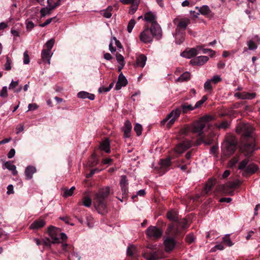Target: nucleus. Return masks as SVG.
I'll return each mask as SVG.
<instances>
[{
    "label": "nucleus",
    "instance_id": "obj_1",
    "mask_svg": "<svg viewBox=\"0 0 260 260\" xmlns=\"http://www.w3.org/2000/svg\"><path fill=\"white\" fill-rule=\"evenodd\" d=\"M212 119V117L210 115L203 116L200 119L194 122L192 126H186L180 131L181 135H187L189 132L198 134L201 136L203 134V129L208 122Z\"/></svg>",
    "mask_w": 260,
    "mask_h": 260
},
{
    "label": "nucleus",
    "instance_id": "obj_2",
    "mask_svg": "<svg viewBox=\"0 0 260 260\" xmlns=\"http://www.w3.org/2000/svg\"><path fill=\"white\" fill-rule=\"evenodd\" d=\"M162 37V30L160 26L156 24L151 26L150 28L146 27L140 34V40L144 43H150L153 41V38L160 40Z\"/></svg>",
    "mask_w": 260,
    "mask_h": 260
},
{
    "label": "nucleus",
    "instance_id": "obj_3",
    "mask_svg": "<svg viewBox=\"0 0 260 260\" xmlns=\"http://www.w3.org/2000/svg\"><path fill=\"white\" fill-rule=\"evenodd\" d=\"M110 193V188L107 186L99 190L93 198L95 207L99 213H103L107 211V202L106 199Z\"/></svg>",
    "mask_w": 260,
    "mask_h": 260
},
{
    "label": "nucleus",
    "instance_id": "obj_4",
    "mask_svg": "<svg viewBox=\"0 0 260 260\" xmlns=\"http://www.w3.org/2000/svg\"><path fill=\"white\" fill-rule=\"evenodd\" d=\"M236 132L245 139L252 137L253 128L249 123H240L237 126Z\"/></svg>",
    "mask_w": 260,
    "mask_h": 260
},
{
    "label": "nucleus",
    "instance_id": "obj_5",
    "mask_svg": "<svg viewBox=\"0 0 260 260\" xmlns=\"http://www.w3.org/2000/svg\"><path fill=\"white\" fill-rule=\"evenodd\" d=\"M181 110L179 108H176L172 110L166 117L161 121L160 123L162 125H164L167 122V126L170 127L175 122V121L179 118L181 114Z\"/></svg>",
    "mask_w": 260,
    "mask_h": 260
},
{
    "label": "nucleus",
    "instance_id": "obj_6",
    "mask_svg": "<svg viewBox=\"0 0 260 260\" xmlns=\"http://www.w3.org/2000/svg\"><path fill=\"white\" fill-rule=\"evenodd\" d=\"M237 148V141L234 138H232L231 140H228L224 144L222 148L223 151L225 155H231L233 154Z\"/></svg>",
    "mask_w": 260,
    "mask_h": 260
},
{
    "label": "nucleus",
    "instance_id": "obj_7",
    "mask_svg": "<svg viewBox=\"0 0 260 260\" xmlns=\"http://www.w3.org/2000/svg\"><path fill=\"white\" fill-rule=\"evenodd\" d=\"M162 231L161 229L155 226H150L146 231L147 236L152 239L160 238L162 234Z\"/></svg>",
    "mask_w": 260,
    "mask_h": 260
},
{
    "label": "nucleus",
    "instance_id": "obj_8",
    "mask_svg": "<svg viewBox=\"0 0 260 260\" xmlns=\"http://www.w3.org/2000/svg\"><path fill=\"white\" fill-rule=\"evenodd\" d=\"M48 232L50 237L52 239V243H59L60 242V229L57 228L54 226H50L48 228Z\"/></svg>",
    "mask_w": 260,
    "mask_h": 260
},
{
    "label": "nucleus",
    "instance_id": "obj_9",
    "mask_svg": "<svg viewBox=\"0 0 260 260\" xmlns=\"http://www.w3.org/2000/svg\"><path fill=\"white\" fill-rule=\"evenodd\" d=\"M246 44L248 46V48L245 49L244 51H246L248 50L252 51L256 50L258 47V45L260 44V37L257 35L254 36L247 42Z\"/></svg>",
    "mask_w": 260,
    "mask_h": 260
},
{
    "label": "nucleus",
    "instance_id": "obj_10",
    "mask_svg": "<svg viewBox=\"0 0 260 260\" xmlns=\"http://www.w3.org/2000/svg\"><path fill=\"white\" fill-rule=\"evenodd\" d=\"M176 244V242L174 238H170V237H167L164 241L165 251L167 252L172 251Z\"/></svg>",
    "mask_w": 260,
    "mask_h": 260
},
{
    "label": "nucleus",
    "instance_id": "obj_11",
    "mask_svg": "<svg viewBox=\"0 0 260 260\" xmlns=\"http://www.w3.org/2000/svg\"><path fill=\"white\" fill-rule=\"evenodd\" d=\"M192 144L189 141H184L179 144L175 148V152L179 154L182 153L186 149L189 148Z\"/></svg>",
    "mask_w": 260,
    "mask_h": 260
},
{
    "label": "nucleus",
    "instance_id": "obj_12",
    "mask_svg": "<svg viewBox=\"0 0 260 260\" xmlns=\"http://www.w3.org/2000/svg\"><path fill=\"white\" fill-rule=\"evenodd\" d=\"M144 20L147 22L151 23V26H153V24H156L158 26H160V25L156 22V14L151 11L146 13L144 14Z\"/></svg>",
    "mask_w": 260,
    "mask_h": 260
},
{
    "label": "nucleus",
    "instance_id": "obj_13",
    "mask_svg": "<svg viewBox=\"0 0 260 260\" xmlns=\"http://www.w3.org/2000/svg\"><path fill=\"white\" fill-rule=\"evenodd\" d=\"M240 149L244 154V155L247 156L251 154L253 151L254 145L252 143H244L241 145Z\"/></svg>",
    "mask_w": 260,
    "mask_h": 260
},
{
    "label": "nucleus",
    "instance_id": "obj_14",
    "mask_svg": "<svg viewBox=\"0 0 260 260\" xmlns=\"http://www.w3.org/2000/svg\"><path fill=\"white\" fill-rule=\"evenodd\" d=\"M120 185L123 197H126L128 193V182L126 176L122 175L121 176Z\"/></svg>",
    "mask_w": 260,
    "mask_h": 260
},
{
    "label": "nucleus",
    "instance_id": "obj_15",
    "mask_svg": "<svg viewBox=\"0 0 260 260\" xmlns=\"http://www.w3.org/2000/svg\"><path fill=\"white\" fill-rule=\"evenodd\" d=\"M190 23V20L188 18H183L179 20L176 29V32H184L187 25Z\"/></svg>",
    "mask_w": 260,
    "mask_h": 260
},
{
    "label": "nucleus",
    "instance_id": "obj_16",
    "mask_svg": "<svg viewBox=\"0 0 260 260\" xmlns=\"http://www.w3.org/2000/svg\"><path fill=\"white\" fill-rule=\"evenodd\" d=\"M209 60V57L206 56H200L190 60V63L194 66H202Z\"/></svg>",
    "mask_w": 260,
    "mask_h": 260
},
{
    "label": "nucleus",
    "instance_id": "obj_17",
    "mask_svg": "<svg viewBox=\"0 0 260 260\" xmlns=\"http://www.w3.org/2000/svg\"><path fill=\"white\" fill-rule=\"evenodd\" d=\"M178 227V225L176 224L169 225L167 231L168 237H175L179 233Z\"/></svg>",
    "mask_w": 260,
    "mask_h": 260
},
{
    "label": "nucleus",
    "instance_id": "obj_18",
    "mask_svg": "<svg viewBox=\"0 0 260 260\" xmlns=\"http://www.w3.org/2000/svg\"><path fill=\"white\" fill-rule=\"evenodd\" d=\"M127 84V81L125 77L120 73L118 77V80L115 85V89L119 90L122 87L125 86Z\"/></svg>",
    "mask_w": 260,
    "mask_h": 260
},
{
    "label": "nucleus",
    "instance_id": "obj_19",
    "mask_svg": "<svg viewBox=\"0 0 260 260\" xmlns=\"http://www.w3.org/2000/svg\"><path fill=\"white\" fill-rule=\"evenodd\" d=\"M46 224V221L43 218H40L35 220L30 225V229L38 230L42 228Z\"/></svg>",
    "mask_w": 260,
    "mask_h": 260
},
{
    "label": "nucleus",
    "instance_id": "obj_20",
    "mask_svg": "<svg viewBox=\"0 0 260 260\" xmlns=\"http://www.w3.org/2000/svg\"><path fill=\"white\" fill-rule=\"evenodd\" d=\"M132 126L131 123L129 120H126L124 124L122 127V131L124 133L123 136L125 138H129L131 136V132L132 131Z\"/></svg>",
    "mask_w": 260,
    "mask_h": 260
},
{
    "label": "nucleus",
    "instance_id": "obj_21",
    "mask_svg": "<svg viewBox=\"0 0 260 260\" xmlns=\"http://www.w3.org/2000/svg\"><path fill=\"white\" fill-rule=\"evenodd\" d=\"M196 8L199 9L200 13L203 15L206 16L210 18L213 16V14L211 13L210 9L207 5H204L199 8L197 7Z\"/></svg>",
    "mask_w": 260,
    "mask_h": 260
},
{
    "label": "nucleus",
    "instance_id": "obj_22",
    "mask_svg": "<svg viewBox=\"0 0 260 260\" xmlns=\"http://www.w3.org/2000/svg\"><path fill=\"white\" fill-rule=\"evenodd\" d=\"M147 60V57L144 54H139L136 57V66L137 67L143 68Z\"/></svg>",
    "mask_w": 260,
    "mask_h": 260
},
{
    "label": "nucleus",
    "instance_id": "obj_23",
    "mask_svg": "<svg viewBox=\"0 0 260 260\" xmlns=\"http://www.w3.org/2000/svg\"><path fill=\"white\" fill-rule=\"evenodd\" d=\"M22 87L19 84V80L14 81L12 80L9 84V89L12 90L14 92L19 93L22 90Z\"/></svg>",
    "mask_w": 260,
    "mask_h": 260
},
{
    "label": "nucleus",
    "instance_id": "obj_24",
    "mask_svg": "<svg viewBox=\"0 0 260 260\" xmlns=\"http://www.w3.org/2000/svg\"><path fill=\"white\" fill-rule=\"evenodd\" d=\"M198 54L196 48H192L188 51H185L181 53V56L187 58H191Z\"/></svg>",
    "mask_w": 260,
    "mask_h": 260
},
{
    "label": "nucleus",
    "instance_id": "obj_25",
    "mask_svg": "<svg viewBox=\"0 0 260 260\" xmlns=\"http://www.w3.org/2000/svg\"><path fill=\"white\" fill-rule=\"evenodd\" d=\"M37 171L35 167L29 166L25 168V175L26 179L29 180L32 178L33 174Z\"/></svg>",
    "mask_w": 260,
    "mask_h": 260
},
{
    "label": "nucleus",
    "instance_id": "obj_26",
    "mask_svg": "<svg viewBox=\"0 0 260 260\" xmlns=\"http://www.w3.org/2000/svg\"><path fill=\"white\" fill-rule=\"evenodd\" d=\"M51 51L49 50L43 49L41 53V57L43 62L47 61V63L50 64V58L52 56Z\"/></svg>",
    "mask_w": 260,
    "mask_h": 260
},
{
    "label": "nucleus",
    "instance_id": "obj_27",
    "mask_svg": "<svg viewBox=\"0 0 260 260\" xmlns=\"http://www.w3.org/2000/svg\"><path fill=\"white\" fill-rule=\"evenodd\" d=\"M258 169V167L254 164H250L244 170L243 173L246 174H253L255 173Z\"/></svg>",
    "mask_w": 260,
    "mask_h": 260
},
{
    "label": "nucleus",
    "instance_id": "obj_28",
    "mask_svg": "<svg viewBox=\"0 0 260 260\" xmlns=\"http://www.w3.org/2000/svg\"><path fill=\"white\" fill-rule=\"evenodd\" d=\"M3 169H7L8 170L12 172L13 175H17L18 172L16 170V167L15 165H13L10 161H6L3 165Z\"/></svg>",
    "mask_w": 260,
    "mask_h": 260
},
{
    "label": "nucleus",
    "instance_id": "obj_29",
    "mask_svg": "<svg viewBox=\"0 0 260 260\" xmlns=\"http://www.w3.org/2000/svg\"><path fill=\"white\" fill-rule=\"evenodd\" d=\"M143 257L147 260H156L158 255L155 251H146L143 253Z\"/></svg>",
    "mask_w": 260,
    "mask_h": 260
},
{
    "label": "nucleus",
    "instance_id": "obj_30",
    "mask_svg": "<svg viewBox=\"0 0 260 260\" xmlns=\"http://www.w3.org/2000/svg\"><path fill=\"white\" fill-rule=\"evenodd\" d=\"M77 96L80 99H88L90 100H93L95 98V96L93 94L84 91L78 92Z\"/></svg>",
    "mask_w": 260,
    "mask_h": 260
},
{
    "label": "nucleus",
    "instance_id": "obj_31",
    "mask_svg": "<svg viewBox=\"0 0 260 260\" xmlns=\"http://www.w3.org/2000/svg\"><path fill=\"white\" fill-rule=\"evenodd\" d=\"M175 41L177 44H181L183 43L185 39V33L184 32H176L175 36Z\"/></svg>",
    "mask_w": 260,
    "mask_h": 260
},
{
    "label": "nucleus",
    "instance_id": "obj_32",
    "mask_svg": "<svg viewBox=\"0 0 260 260\" xmlns=\"http://www.w3.org/2000/svg\"><path fill=\"white\" fill-rule=\"evenodd\" d=\"M167 217L170 220L174 222L177 221L178 220V214L175 211L171 210L168 211Z\"/></svg>",
    "mask_w": 260,
    "mask_h": 260
},
{
    "label": "nucleus",
    "instance_id": "obj_33",
    "mask_svg": "<svg viewBox=\"0 0 260 260\" xmlns=\"http://www.w3.org/2000/svg\"><path fill=\"white\" fill-rule=\"evenodd\" d=\"M190 74L188 72H185L181 74V75L176 79V82H183L187 81L190 79Z\"/></svg>",
    "mask_w": 260,
    "mask_h": 260
},
{
    "label": "nucleus",
    "instance_id": "obj_34",
    "mask_svg": "<svg viewBox=\"0 0 260 260\" xmlns=\"http://www.w3.org/2000/svg\"><path fill=\"white\" fill-rule=\"evenodd\" d=\"M100 149L106 153L110 152V143L108 140H104L101 143Z\"/></svg>",
    "mask_w": 260,
    "mask_h": 260
},
{
    "label": "nucleus",
    "instance_id": "obj_35",
    "mask_svg": "<svg viewBox=\"0 0 260 260\" xmlns=\"http://www.w3.org/2000/svg\"><path fill=\"white\" fill-rule=\"evenodd\" d=\"M216 180L214 179H210L206 184L204 187V191L205 193L208 194L209 191L212 189L213 185L215 184Z\"/></svg>",
    "mask_w": 260,
    "mask_h": 260
},
{
    "label": "nucleus",
    "instance_id": "obj_36",
    "mask_svg": "<svg viewBox=\"0 0 260 260\" xmlns=\"http://www.w3.org/2000/svg\"><path fill=\"white\" fill-rule=\"evenodd\" d=\"M171 159L169 158L165 159H162L160 163V168L165 171H167V168L171 166Z\"/></svg>",
    "mask_w": 260,
    "mask_h": 260
},
{
    "label": "nucleus",
    "instance_id": "obj_37",
    "mask_svg": "<svg viewBox=\"0 0 260 260\" xmlns=\"http://www.w3.org/2000/svg\"><path fill=\"white\" fill-rule=\"evenodd\" d=\"M116 58L120 66L118 67V71H120L124 67L125 63L123 56L119 53H116Z\"/></svg>",
    "mask_w": 260,
    "mask_h": 260
},
{
    "label": "nucleus",
    "instance_id": "obj_38",
    "mask_svg": "<svg viewBox=\"0 0 260 260\" xmlns=\"http://www.w3.org/2000/svg\"><path fill=\"white\" fill-rule=\"evenodd\" d=\"M181 108L183 113H187L188 112L192 111L194 109L192 105L188 104L187 103H185L181 105Z\"/></svg>",
    "mask_w": 260,
    "mask_h": 260
},
{
    "label": "nucleus",
    "instance_id": "obj_39",
    "mask_svg": "<svg viewBox=\"0 0 260 260\" xmlns=\"http://www.w3.org/2000/svg\"><path fill=\"white\" fill-rule=\"evenodd\" d=\"M113 10L112 6H109L104 10L101 11V14L106 18H110L112 16L111 11Z\"/></svg>",
    "mask_w": 260,
    "mask_h": 260
},
{
    "label": "nucleus",
    "instance_id": "obj_40",
    "mask_svg": "<svg viewBox=\"0 0 260 260\" xmlns=\"http://www.w3.org/2000/svg\"><path fill=\"white\" fill-rule=\"evenodd\" d=\"M212 82L210 81L209 79H208L204 83V88L205 90L211 93L212 91L213 87L212 85Z\"/></svg>",
    "mask_w": 260,
    "mask_h": 260
},
{
    "label": "nucleus",
    "instance_id": "obj_41",
    "mask_svg": "<svg viewBox=\"0 0 260 260\" xmlns=\"http://www.w3.org/2000/svg\"><path fill=\"white\" fill-rule=\"evenodd\" d=\"M137 251V248L134 245H130L127 248V254L129 256L134 255Z\"/></svg>",
    "mask_w": 260,
    "mask_h": 260
},
{
    "label": "nucleus",
    "instance_id": "obj_42",
    "mask_svg": "<svg viewBox=\"0 0 260 260\" xmlns=\"http://www.w3.org/2000/svg\"><path fill=\"white\" fill-rule=\"evenodd\" d=\"M140 0H137L135 2L132 4V6L129 10V13L134 14L138 9Z\"/></svg>",
    "mask_w": 260,
    "mask_h": 260
},
{
    "label": "nucleus",
    "instance_id": "obj_43",
    "mask_svg": "<svg viewBox=\"0 0 260 260\" xmlns=\"http://www.w3.org/2000/svg\"><path fill=\"white\" fill-rule=\"evenodd\" d=\"M53 9L48 7L46 8H43L40 10L41 17H44L46 15H49L51 13V11Z\"/></svg>",
    "mask_w": 260,
    "mask_h": 260
},
{
    "label": "nucleus",
    "instance_id": "obj_44",
    "mask_svg": "<svg viewBox=\"0 0 260 260\" xmlns=\"http://www.w3.org/2000/svg\"><path fill=\"white\" fill-rule=\"evenodd\" d=\"M82 203L85 207H89L91 205V199L89 196H85L83 198Z\"/></svg>",
    "mask_w": 260,
    "mask_h": 260
},
{
    "label": "nucleus",
    "instance_id": "obj_45",
    "mask_svg": "<svg viewBox=\"0 0 260 260\" xmlns=\"http://www.w3.org/2000/svg\"><path fill=\"white\" fill-rule=\"evenodd\" d=\"M240 184L241 182L239 180H236L235 181L227 183L224 187L227 186L231 188H236L238 187Z\"/></svg>",
    "mask_w": 260,
    "mask_h": 260
},
{
    "label": "nucleus",
    "instance_id": "obj_46",
    "mask_svg": "<svg viewBox=\"0 0 260 260\" xmlns=\"http://www.w3.org/2000/svg\"><path fill=\"white\" fill-rule=\"evenodd\" d=\"M241 99H252L255 96V94L254 93H249L245 92H243L241 93Z\"/></svg>",
    "mask_w": 260,
    "mask_h": 260
},
{
    "label": "nucleus",
    "instance_id": "obj_47",
    "mask_svg": "<svg viewBox=\"0 0 260 260\" xmlns=\"http://www.w3.org/2000/svg\"><path fill=\"white\" fill-rule=\"evenodd\" d=\"M249 162V160L247 158L244 159L239 164L238 169L240 170H245Z\"/></svg>",
    "mask_w": 260,
    "mask_h": 260
},
{
    "label": "nucleus",
    "instance_id": "obj_48",
    "mask_svg": "<svg viewBox=\"0 0 260 260\" xmlns=\"http://www.w3.org/2000/svg\"><path fill=\"white\" fill-rule=\"evenodd\" d=\"M223 242L228 246L231 247L234 244L230 238V235L227 234L223 238Z\"/></svg>",
    "mask_w": 260,
    "mask_h": 260
},
{
    "label": "nucleus",
    "instance_id": "obj_49",
    "mask_svg": "<svg viewBox=\"0 0 260 260\" xmlns=\"http://www.w3.org/2000/svg\"><path fill=\"white\" fill-rule=\"evenodd\" d=\"M136 24V21L134 19H132L128 22V25L127 26V30L129 33H131L132 31V30L135 26Z\"/></svg>",
    "mask_w": 260,
    "mask_h": 260
},
{
    "label": "nucleus",
    "instance_id": "obj_50",
    "mask_svg": "<svg viewBox=\"0 0 260 260\" xmlns=\"http://www.w3.org/2000/svg\"><path fill=\"white\" fill-rule=\"evenodd\" d=\"M75 189V187L74 186L72 187L69 189H66L63 194L64 197H68L70 196H72L73 194L74 191Z\"/></svg>",
    "mask_w": 260,
    "mask_h": 260
},
{
    "label": "nucleus",
    "instance_id": "obj_51",
    "mask_svg": "<svg viewBox=\"0 0 260 260\" xmlns=\"http://www.w3.org/2000/svg\"><path fill=\"white\" fill-rule=\"evenodd\" d=\"M56 17H53L49 18V19H47L45 22L40 24L39 26L42 27H45L46 25L51 23L52 21H54L56 19Z\"/></svg>",
    "mask_w": 260,
    "mask_h": 260
},
{
    "label": "nucleus",
    "instance_id": "obj_52",
    "mask_svg": "<svg viewBox=\"0 0 260 260\" xmlns=\"http://www.w3.org/2000/svg\"><path fill=\"white\" fill-rule=\"evenodd\" d=\"M142 130V126L141 124L139 123H137L134 126V131L137 133V136H140L141 135Z\"/></svg>",
    "mask_w": 260,
    "mask_h": 260
},
{
    "label": "nucleus",
    "instance_id": "obj_53",
    "mask_svg": "<svg viewBox=\"0 0 260 260\" xmlns=\"http://www.w3.org/2000/svg\"><path fill=\"white\" fill-rule=\"evenodd\" d=\"M209 80L212 83L216 84L221 81V78L219 75H215Z\"/></svg>",
    "mask_w": 260,
    "mask_h": 260
},
{
    "label": "nucleus",
    "instance_id": "obj_54",
    "mask_svg": "<svg viewBox=\"0 0 260 260\" xmlns=\"http://www.w3.org/2000/svg\"><path fill=\"white\" fill-rule=\"evenodd\" d=\"M194 236L192 234H188L185 237L186 241L189 244L193 243L194 241Z\"/></svg>",
    "mask_w": 260,
    "mask_h": 260
},
{
    "label": "nucleus",
    "instance_id": "obj_55",
    "mask_svg": "<svg viewBox=\"0 0 260 260\" xmlns=\"http://www.w3.org/2000/svg\"><path fill=\"white\" fill-rule=\"evenodd\" d=\"M54 43V39H50V40H48L45 44L46 47L47 48V50H49L50 51H51V49L52 48V47L53 46Z\"/></svg>",
    "mask_w": 260,
    "mask_h": 260
},
{
    "label": "nucleus",
    "instance_id": "obj_56",
    "mask_svg": "<svg viewBox=\"0 0 260 260\" xmlns=\"http://www.w3.org/2000/svg\"><path fill=\"white\" fill-rule=\"evenodd\" d=\"M7 61L5 65V69L7 71H9L11 69V63L12 61L9 57H7Z\"/></svg>",
    "mask_w": 260,
    "mask_h": 260
},
{
    "label": "nucleus",
    "instance_id": "obj_57",
    "mask_svg": "<svg viewBox=\"0 0 260 260\" xmlns=\"http://www.w3.org/2000/svg\"><path fill=\"white\" fill-rule=\"evenodd\" d=\"M187 221L185 219H182V220H180L177 223L178 226H180L182 227V229L186 228L187 227Z\"/></svg>",
    "mask_w": 260,
    "mask_h": 260
},
{
    "label": "nucleus",
    "instance_id": "obj_58",
    "mask_svg": "<svg viewBox=\"0 0 260 260\" xmlns=\"http://www.w3.org/2000/svg\"><path fill=\"white\" fill-rule=\"evenodd\" d=\"M145 194V191L144 189H141L139 190L137 194L132 197V199L133 200H135V199L138 196L141 197H143Z\"/></svg>",
    "mask_w": 260,
    "mask_h": 260
},
{
    "label": "nucleus",
    "instance_id": "obj_59",
    "mask_svg": "<svg viewBox=\"0 0 260 260\" xmlns=\"http://www.w3.org/2000/svg\"><path fill=\"white\" fill-rule=\"evenodd\" d=\"M0 96L1 97H7L8 93H7V87L4 86L0 92Z\"/></svg>",
    "mask_w": 260,
    "mask_h": 260
},
{
    "label": "nucleus",
    "instance_id": "obj_60",
    "mask_svg": "<svg viewBox=\"0 0 260 260\" xmlns=\"http://www.w3.org/2000/svg\"><path fill=\"white\" fill-rule=\"evenodd\" d=\"M203 53L204 54H207V53H210V56L211 57H212L215 54V52L214 51L210 49H203Z\"/></svg>",
    "mask_w": 260,
    "mask_h": 260
},
{
    "label": "nucleus",
    "instance_id": "obj_61",
    "mask_svg": "<svg viewBox=\"0 0 260 260\" xmlns=\"http://www.w3.org/2000/svg\"><path fill=\"white\" fill-rule=\"evenodd\" d=\"M229 126V123L227 121H224L222 122H221L219 125L217 126L218 128H222L225 129L227 128Z\"/></svg>",
    "mask_w": 260,
    "mask_h": 260
},
{
    "label": "nucleus",
    "instance_id": "obj_62",
    "mask_svg": "<svg viewBox=\"0 0 260 260\" xmlns=\"http://www.w3.org/2000/svg\"><path fill=\"white\" fill-rule=\"evenodd\" d=\"M23 62L24 64H28L29 62V57L27 54V52L25 51L23 54Z\"/></svg>",
    "mask_w": 260,
    "mask_h": 260
},
{
    "label": "nucleus",
    "instance_id": "obj_63",
    "mask_svg": "<svg viewBox=\"0 0 260 260\" xmlns=\"http://www.w3.org/2000/svg\"><path fill=\"white\" fill-rule=\"evenodd\" d=\"M38 106H37V105L36 104H35V103L29 104L28 106V109L27 111L36 110L38 109Z\"/></svg>",
    "mask_w": 260,
    "mask_h": 260
},
{
    "label": "nucleus",
    "instance_id": "obj_64",
    "mask_svg": "<svg viewBox=\"0 0 260 260\" xmlns=\"http://www.w3.org/2000/svg\"><path fill=\"white\" fill-rule=\"evenodd\" d=\"M34 23L31 21H26V28L27 30H31L34 27Z\"/></svg>",
    "mask_w": 260,
    "mask_h": 260
}]
</instances>
